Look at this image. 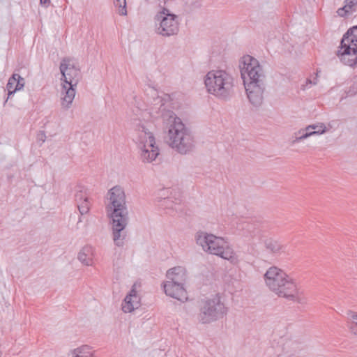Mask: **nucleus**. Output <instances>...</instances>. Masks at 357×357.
<instances>
[{
    "instance_id": "nucleus-1",
    "label": "nucleus",
    "mask_w": 357,
    "mask_h": 357,
    "mask_svg": "<svg viewBox=\"0 0 357 357\" xmlns=\"http://www.w3.org/2000/svg\"><path fill=\"white\" fill-rule=\"evenodd\" d=\"M239 67L249 102L254 107L261 106L266 86L262 66L255 58L246 55L241 59Z\"/></svg>"
},
{
    "instance_id": "nucleus-2",
    "label": "nucleus",
    "mask_w": 357,
    "mask_h": 357,
    "mask_svg": "<svg viewBox=\"0 0 357 357\" xmlns=\"http://www.w3.org/2000/svg\"><path fill=\"white\" fill-rule=\"evenodd\" d=\"M163 126L166 130V142L181 154H187L195 148V140L190 131L174 112L163 114Z\"/></svg>"
},
{
    "instance_id": "nucleus-3",
    "label": "nucleus",
    "mask_w": 357,
    "mask_h": 357,
    "mask_svg": "<svg viewBox=\"0 0 357 357\" xmlns=\"http://www.w3.org/2000/svg\"><path fill=\"white\" fill-rule=\"evenodd\" d=\"M266 287L278 297L301 302L302 292L292 277L277 266L270 267L264 275Z\"/></svg>"
},
{
    "instance_id": "nucleus-4",
    "label": "nucleus",
    "mask_w": 357,
    "mask_h": 357,
    "mask_svg": "<svg viewBox=\"0 0 357 357\" xmlns=\"http://www.w3.org/2000/svg\"><path fill=\"white\" fill-rule=\"evenodd\" d=\"M194 239L196 245L203 252L218 256L233 264L238 263V256L225 238L203 230H199L195 234Z\"/></svg>"
},
{
    "instance_id": "nucleus-5",
    "label": "nucleus",
    "mask_w": 357,
    "mask_h": 357,
    "mask_svg": "<svg viewBox=\"0 0 357 357\" xmlns=\"http://www.w3.org/2000/svg\"><path fill=\"white\" fill-rule=\"evenodd\" d=\"M61 73V104L63 108L69 109L73 103L76 93V87L82 79L79 66L73 59L65 58L60 63Z\"/></svg>"
},
{
    "instance_id": "nucleus-6",
    "label": "nucleus",
    "mask_w": 357,
    "mask_h": 357,
    "mask_svg": "<svg viewBox=\"0 0 357 357\" xmlns=\"http://www.w3.org/2000/svg\"><path fill=\"white\" fill-rule=\"evenodd\" d=\"M135 142L139 150L141 160L151 163L160 154L152 123H137L135 125Z\"/></svg>"
},
{
    "instance_id": "nucleus-7",
    "label": "nucleus",
    "mask_w": 357,
    "mask_h": 357,
    "mask_svg": "<svg viewBox=\"0 0 357 357\" xmlns=\"http://www.w3.org/2000/svg\"><path fill=\"white\" fill-rule=\"evenodd\" d=\"M204 84L208 93L219 100H228L234 93V79L224 70H212L204 77Z\"/></svg>"
},
{
    "instance_id": "nucleus-8",
    "label": "nucleus",
    "mask_w": 357,
    "mask_h": 357,
    "mask_svg": "<svg viewBox=\"0 0 357 357\" xmlns=\"http://www.w3.org/2000/svg\"><path fill=\"white\" fill-rule=\"evenodd\" d=\"M165 4V1L163 2ZM155 32L156 34L169 38L176 36L179 32V22L178 15L172 13L169 8L158 4V10L154 17Z\"/></svg>"
},
{
    "instance_id": "nucleus-9",
    "label": "nucleus",
    "mask_w": 357,
    "mask_h": 357,
    "mask_svg": "<svg viewBox=\"0 0 357 357\" xmlns=\"http://www.w3.org/2000/svg\"><path fill=\"white\" fill-rule=\"evenodd\" d=\"M337 56L345 65L354 66L357 64V25L344 34Z\"/></svg>"
},
{
    "instance_id": "nucleus-10",
    "label": "nucleus",
    "mask_w": 357,
    "mask_h": 357,
    "mask_svg": "<svg viewBox=\"0 0 357 357\" xmlns=\"http://www.w3.org/2000/svg\"><path fill=\"white\" fill-rule=\"evenodd\" d=\"M107 197L109 203L107 204L106 210L111 218H128L126 195L122 188L118 185L113 187L109 190Z\"/></svg>"
},
{
    "instance_id": "nucleus-11",
    "label": "nucleus",
    "mask_w": 357,
    "mask_h": 357,
    "mask_svg": "<svg viewBox=\"0 0 357 357\" xmlns=\"http://www.w3.org/2000/svg\"><path fill=\"white\" fill-rule=\"evenodd\" d=\"M140 113V119L137 123H152L154 126V121L161 117L163 120V114L170 110H165L164 107L163 100L161 98L157 97L153 100V102L146 106L142 109H139ZM137 122L135 123V125Z\"/></svg>"
},
{
    "instance_id": "nucleus-12",
    "label": "nucleus",
    "mask_w": 357,
    "mask_h": 357,
    "mask_svg": "<svg viewBox=\"0 0 357 357\" xmlns=\"http://www.w3.org/2000/svg\"><path fill=\"white\" fill-rule=\"evenodd\" d=\"M167 291L170 294L172 287L178 288L177 293L181 295L184 293V284L187 280V271L185 267L178 266L169 269L166 273Z\"/></svg>"
},
{
    "instance_id": "nucleus-13",
    "label": "nucleus",
    "mask_w": 357,
    "mask_h": 357,
    "mask_svg": "<svg viewBox=\"0 0 357 357\" xmlns=\"http://www.w3.org/2000/svg\"><path fill=\"white\" fill-rule=\"evenodd\" d=\"M111 219L114 243L116 246L122 247L127 236L126 228L128 223V218H112Z\"/></svg>"
},
{
    "instance_id": "nucleus-14",
    "label": "nucleus",
    "mask_w": 357,
    "mask_h": 357,
    "mask_svg": "<svg viewBox=\"0 0 357 357\" xmlns=\"http://www.w3.org/2000/svg\"><path fill=\"white\" fill-rule=\"evenodd\" d=\"M199 306L202 312H222L225 310V304L218 295L202 300Z\"/></svg>"
},
{
    "instance_id": "nucleus-15",
    "label": "nucleus",
    "mask_w": 357,
    "mask_h": 357,
    "mask_svg": "<svg viewBox=\"0 0 357 357\" xmlns=\"http://www.w3.org/2000/svg\"><path fill=\"white\" fill-rule=\"evenodd\" d=\"M139 306V298L135 290L126 296L122 304V310L123 312H132L138 309Z\"/></svg>"
},
{
    "instance_id": "nucleus-16",
    "label": "nucleus",
    "mask_w": 357,
    "mask_h": 357,
    "mask_svg": "<svg viewBox=\"0 0 357 357\" xmlns=\"http://www.w3.org/2000/svg\"><path fill=\"white\" fill-rule=\"evenodd\" d=\"M93 248L91 246L84 247L78 253L79 261L86 266L93 265Z\"/></svg>"
},
{
    "instance_id": "nucleus-17",
    "label": "nucleus",
    "mask_w": 357,
    "mask_h": 357,
    "mask_svg": "<svg viewBox=\"0 0 357 357\" xmlns=\"http://www.w3.org/2000/svg\"><path fill=\"white\" fill-rule=\"evenodd\" d=\"M357 11V0H345V5L337 10L340 17H347Z\"/></svg>"
},
{
    "instance_id": "nucleus-18",
    "label": "nucleus",
    "mask_w": 357,
    "mask_h": 357,
    "mask_svg": "<svg viewBox=\"0 0 357 357\" xmlns=\"http://www.w3.org/2000/svg\"><path fill=\"white\" fill-rule=\"evenodd\" d=\"M167 284V282H163L162 284V287H163V290H164V292L165 293V294L169 297H172V298H174L175 299H177L180 301H187L188 300V295H187V291L185 290V289L184 288V294H181L180 293H177L178 291V289L177 287H172L171 288V290H170V294L167 291V289L166 287Z\"/></svg>"
},
{
    "instance_id": "nucleus-19",
    "label": "nucleus",
    "mask_w": 357,
    "mask_h": 357,
    "mask_svg": "<svg viewBox=\"0 0 357 357\" xmlns=\"http://www.w3.org/2000/svg\"><path fill=\"white\" fill-rule=\"evenodd\" d=\"M220 314H197L196 320L202 324H208L220 319Z\"/></svg>"
},
{
    "instance_id": "nucleus-20",
    "label": "nucleus",
    "mask_w": 357,
    "mask_h": 357,
    "mask_svg": "<svg viewBox=\"0 0 357 357\" xmlns=\"http://www.w3.org/2000/svg\"><path fill=\"white\" fill-rule=\"evenodd\" d=\"M307 130L312 131L313 135H320L329 130L324 123H317L307 126Z\"/></svg>"
},
{
    "instance_id": "nucleus-21",
    "label": "nucleus",
    "mask_w": 357,
    "mask_h": 357,
    "mask_svg": "<svg viewBox=\"0 0 357 357\" xmlns=\"http://www.w3.org/2000/svg\"><path fill=\"white\" fill-rule=\"evenodd\" d=\"M265 244L266 249L273 254H279L283 251V245L276 241L268 240Z\"/></svg>"
},
{
    "instance_id": "nucleus-22",
    "label": "nucleus",
    "mask_w": 357,
    "mask_h": 357,
    "mask_svg": "<svg viewBox=\"0 0 357 357\" xmlns=\"http://www.w3.org/2000/svg\"><path fill=\"white\" fill-rule=\"evenodd\" d=\"M295 139L293 140L294 144L303 141L311 136H314L312 131L307 130V126L305 128L300 129L295 133Z\"/></svg>"
},
{
    "instance_id": "nucleus-23",
    "label": "nucleus",
    "mask_w": 357,
    "mask_h": 357,
    "mask_svg": "<svg viewBox=\"0 0 357 357\" xmlns=\"http://www.w3.org/2000/svg\"><path fill=\"white\" fill-rule=\"evenodd\" d=\"M115 8L117 10V13L119 15L126 16L127 12V3L126 0H113Z\"/></svg>"
},
{
    "instance_id": "nucleus-24",
    "label": "nucleus",
    "mask_w": 357,
    "mask_h": 357,
    "mask_svg": "<svg viewBox=\"0 0 357 357\" xmlns=\"http://www.w3.org/2000/svg\"><path fill=\"white\" fill-rule=\"evenodd\" d=\"M347 326L353 335H357V314H351L348 318Z\"/></svg>"
},
{
    "instance_id": "nucleus-25",
    "label": "nucleus",
    "mask_w": 357,
    "mask_h": 357,
    "mask_svg": "<svg viewBox=\"0 0 357 357\" xmlns=\"http://www.w3.org/2000/svg\"><path fill=\"white\" fill-rule=\"evenodd\" d=\"M16 77L17 79H19L20 75L13 74L12 77H10L8 79V84L6 85L8 96H11L12 94L16 92V89H15V80H17Z\"/></svg>"
},
{
    "instance_id": "nucleus-26",
    "label": "nucleus",
    "mask_w": 357,
    "mask_h": 357,
    "mask_svg": "<svg viewBox=\"0 0 357 357\" xmlns=\"http://www.w3.org/2000/svg\"><path fill=\"white\" fill-rule=\"evenodd\" d=\"M77 204L78 210L81 215L86 214L89 211L90 202L89 201V199H85L84 201H81Z\"/></svg>"
},
{
    "instance_id": "nucleus-27",
    "label": "nucleus",
    "mask_w": 357,
    "mask_h": 357,
    "mask_svg": "<svg viewBox=\"0 0 357 357\" xmlns=\"http://www.w3.org/2000/svg\"><path fill=\"white\" fill-rule=\"evenodd\" d=\"M75 197L77 203L89 199L86 190L82 188H80V190L76 192Z\"/></svg>"
},
{
    "instance_id": "nucleus-28",
    "label": "nucleus",
    "mask_w": 357,
    "mask_h": 357,
    "mask_svg": "<svg viewBox=\"0 0 357 357\" xmlns=\"http://www.w3.org/2000/svg\"><path fill=\"white\" fill-rule=\"evenodd\" d=\"M16 79L17 80H15V89H16V91H20L22 89H23V87L24 86L25 82H24V79L23 77H22L20 75V78L19 79L16 78Z\"/></svg>"
},
{
    "instance_id": "nucleus-29",
    "label": "nucleus",
    "mask_w": 357,
    "mask_h": 357,
    "mask_svg": "<svg viewBox=\"0 0 357 357\" xmlns=\"http://www.w3.org/2000/svg\"><path fill=\"white\" fill-rule=\"evenodd\" d=\"M311 86H312V79L311 78H309L306 80V83L305 84H303L301 86V89L302 90H306L307 89H309Z\"/></svg>"
},
{
    "instance_id": "nucleus-30",
    "label": "nucleus",
    "mask_w": 357,
    "mask_h": 357,
    "mask_svg": "<svg viewBox=\"0 0 357 357\" xmlns=\"http://www.w3.org/2000/svg\"><path fill=\"white\" fill-rule=\"evenodd\" d=\"M37 139L38 141H40L42 143L45 142L46 140V135L45 132L41 131L38 134Z\"/></svg>"
},
{
    "instance_id": "nucleus-31",
    "label": "nucleus",
    "mask_w": 357,
    "mask_h": 357,
    "mask_svg": "<svg viewBox=\"0 0 357 357\" xmlns=\"http://www.w3.org/2000/svg\"><path fill=\"white\" fill-rule=\"evenodd\" d=\"M318 73L312 78V85H316L318 83Z\"/></svg>"
},
{
    "instance_id": "nucleus-32",
    "label": "nucleus",
    "mask_w": 357,
    "mask_h": 357,
    "mask_svg": "<svg viewBox=\"0 0 357 357\" xmlns=\"http://www.w3.org/2000/svg\"><path fill=\"white\" fill-rule=\"evenodd\" d=\"M40 3L45 6H47L50 3V0H40Z\"/></svg>"
},
{
    "instance_id": "nucleus-33",
    "label": "nucleus",
    "mask_w": 357,
    "mask_h": 357,
    "mask_svg": "<svg viewBox=\"0 0 357 357\" xmlns=\"http://www.w3.org/2000/svg\"><path fill=\"white\" fill-rule=\"evenodd\" d=\"M1 354H1V351H0V357H1Z\"/></svg>"
}]
</instances>
